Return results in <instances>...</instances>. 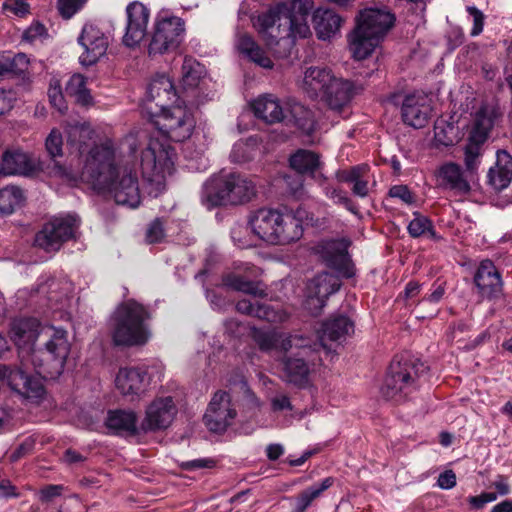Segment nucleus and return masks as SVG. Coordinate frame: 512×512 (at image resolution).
<instances>
[{
  "mask_svg": "<svg viewBox=\"0 0 512 512\" xmlns=\"http://www.w3.org/2000/svg\"><path fill=\"white\" fill-rule=\"evenodd\" d=\"M34 447V440L28 438L11 454L10 458L12 461H17L22 456L30 452Z\"/></svg>",
  "mask_w": 512,
  "mask_h": 512,
  "instance_id": "338daca9",
  "label": "nucleus"
},
{
  "mask_svg": "<svg viewBox=\"0 0 512 512\" xmlns=\"http://www.w3.org/2000/svg\"><path fill=\"white\" fill-rule=\"evenodd\" d=\"M45 146L51 157L62 156L63 139L59 130H51L46 138Z\"/></svg>",
  "mask_w": 512,
  "mask_h": 512,
  "instance_id": "6e6d98bb",
  "label": "nucleus"
},
{
  "mask_svg": "<svg viewBox=\"0 0 512 512\" xmlns=\"http://www.w3.org/2000/svg\"><path fill=\"white\" fill-rule=\"evenodd\" d=\"M324 224V220L316 218L302 206L290 211L261 208L249 218L253 233L272 245H286L298 241L303 235L304 225L321 228Z\"/></svg>",
  "mask_w": 512,
  "mask_h": 512,
  "instance_id": "7ed1b4c3",
  "label": "nucleus"
},
{
  "mask_svg": "<svg viewBox=\"0 0 512 512\" xmlns=\"http://www.w3.org/2000/svg\"><path fill=\"white\" fill-rule=\"evenodd\" d=\"M184 35L185 23L181 18L167 12L159 13L148 45V55L156 57L174 52L182 43Z\"/></svg>",
  "mask_w": 512,
  "mask_h": 512,
  "instance_id": "9d476101",
  "label": "nucleus"
},
{
  "mask_svg": "<svg viewBox=\"0 0 512 512\" xmlns=\"http://www.w3.org/2000/svg\"><path fill=\"white\" fill-rule=\"evenodd\" d=\"M354 95L353 84L341 78H335L327 90L320 97L322 101L334 112L341 113L348 107Z\"/></svg>",
  "mask_w": 512,
  "mask_h": 512,
  "instance_id": "cd10ccee",
  "label": "nucleus"
},
{
  "mask_svg": "<svg viewBox=\"0 0 512 512\" xmlns=\"http://www.w3.org/2000/svg\"><path fill=\"white\" fill-rule=\"evenodd\" d=\"M225 286L243 292L254 297L263 298L267 296L265 289L262 287L260 282L249 281L244 277L230 273L223 278Z\"/></svg>",
  "mask_w": 512,
  "mask_h": 512,
  "instance_id": "79ce46f5",
  "label": "nucleus"
},
{
  "mask_svg": "<svg viewBox=\"0 0 512 512\" xmlns=\"http://www.w3.org/2000/svg\"><path fill=\"white\" fill-rule=\"evenodd\" d=\"M176 414L177 408L171 396L156 398L147 406L140 428L143 432L164 430Z\"/></svg>",
  "mask_w": 512,
  "mask_h": 512,
  "instance_id": "f3484780",
  "label": "nucleus"
},
{
  "mask_svg": "<svg viewBox=\"0 0 512 512\" xmlns=\"http://www.w3.org/2000/svg\"><path fill=\"white\" fill-rule=\"evenodd\" d=\"M437 485L444 490L452 489L456 486V474L452 470L444 471L439 475Z\"/></svg>",
  "mask_w": 512,
  "mask_h": 512,
  "instance_id": "0e129e2a",
  "label": "nucleus"
},
{
  "mask_svg": "<svg viewBox=\"0 0 512 512\" xmlns=\"http://www.w3.org/2000/svg\"><path fill=\"white\" fill-rule=\"evenodd\" d=\"M285 379L298 386H304L308 383L309 368L303 358L290 357L284 361Z\"/></svg>",
  "mask_w": 512,
  "mask_h": 512,
  "instance_id": "a19ab883",
  "label": "nucleus"
},
{
  "mask_svg": "<svg viewBox=\"0 0 512 512\" xmlns=\"http://www.w3.org/2000/svg\"><path fill=\"white\" fill-rule=\"evenodd\" d=\"M316 249L326 266L336 270L346 278L354 276L353 265L348 254V246L345 241H322L318 244Z\"/></svg>",
  "mask_w": 512,
  "mask_h": 512,
  "instance_id": "6ab92c4d",
  "label": "nucleus"
},
{
  "mask_svg": "<svg viewBox=\"0 0 512 512\" xmlns=\"http://www.w3.org/2000/svg\"><path fill=\"white\" fill-rule=\"evenodd\" d=\"M235 48L242 57L261 68L272 69L274 66L266 51L246 32L237 31Z\"/></svg>",
  "mask_w": 512,
  "mask_h": 512,
  "instance_id": "bb28decb",
  "label": "nucleus"
},
{
  "mask_svg": "<svg viewBox=\"0 0 512 512\" xmlns=\"http://www.w3.org/2000/svg\"><path fill=\"white\" fill-rule=\"evenodd\" d=\"M34 170V164L26 153L6 151L2 156L1 171L5 175H28Z\"/></svg>",
  "mask_w": 512,
  "mask_h": 512,
  "instance_id": "4c0bfd02",
  "label": "nucleus"
},
{
  "mask_svg": "<svg viewBox=\"0 0 512 512\" xmlns=\"http://www.w3.org/2000/svg\"><path fill=\"white\" fill-rule=\"evenodd\" d=\"M165 237L164 225L161 219H155L148 227L146 239L149 243H159Z\"/></svg>",
  "mask_w": 512,
  "mask_h": 512,
  "instance_id": "13d9d810",
  "label": "nucleus"
},
{
  "mask_svg": "<svg viewBox=\"0 0 512 512\" xmlns=\"http://www.w3.org/2000/svg\"><path fill=\"white\" fill-rule=\"evenodd\" d=\"M41 327L43 326L35 318H21L12 322L11 339L19 348L22 366L30 362V354L35 349V341L39 340Z\"/></svg>",
  "mask_w": 512,
  "mask_h": 512,
  "instance_id": "a211bd4d",
  "label": "nucleus"
},
{
  "mask_svg": "<svg viewBox=\"0 0 512 512\" xmlns=\"http://www.w3.org/2000/svg\"><path fill=\"white\" fill-rule=\"evenodd\" d=\"M24 193L17 186H6L0 190V213L12 214L24 202Z\"/></svg>",
  "mask_w": 512,
  "mask_h": 512,
  "instance_id": "a18cd8bd",
  "label": "nucleus"
},
{
  "mask_svg": "<svg viewBox=\"0 0 512 512\" xmlns=\"http://www.w3.org/2000/svg\"><path fill=\"white\" fill-rule=\"evenodd\" d=\"M127 23L123 44L133 48L144 39L150 18L149 9L141 2L134 1L126 7Z\"/></svg>",
  "mask_w": 512,
  "mask_h": 512,
  "instance_id": "aec40b11",
  "label": "nucleus"
},
{
  "mask_svg": "<svg viewBox=\"0 0 512 512\" xmlns=\"http://www.w3.org/2000/svg\"><path fill=\"white\" fill-rule=\"evenodd\" d=\"M77 227V218L74 216L54 218L36 234L35 245L47 252L57 251L73 237Z\"/></svg>",
  "mask_w": 512,
  "mask_h": 512,
  "instance_id": "4468645a",
  "label": "nucleus"
},
{
  "mask_svg": "<svg viewBox=\"0 0 512 512\" xmlns=\"http://www.w3.org/2000/svg\"><path fill=\"white\" fill-rule=\"evenodd\" d=\"M81 178L99 192L108 193L118 205L131 209L141 203V191L137 173L115 164V149L111 140H106L88 152Z\"/></svg>",
  "mask_w": 512,
  "mask_h": 512,
  "instance_id": "f257e3e1",
  "label": "nucleus"
},
{
  "mask_svg": "<svg viewBox=\"0 0 512 512\" xmlns=\"http://www.w3.org/2000/svg\"><path fill=\"white\" fill-rule=\"evenodd\" d=\"M256 153V145L252 139L238 141L233 145L230 159L234 163H245L253 159Z\"/></svg>",
  "mask_w": 512,
  "mask_h": 512,
  "instance_id": "3c124183",
  "label": "nucleus"
},
{
  "mask_svg": "<svg viewBox=\"0 0 512 512\" xmlns=\"http://www.w3.org/2000/svg\"><path fill=\"white\" fill-rule=\"evenodd\" d=\"M333 484L334 478L327 477L300 492L296 497L293 512H305L312 502L319 498L322 493L329 489Z\"/></svg>",
  "mask_w": 512,
  "mask_h": 512,
  "instance_id": "58836bf2",
  "label": "nucleus"
},
{
  "mask_svg": "<svg viewBox=\"0 0 512 512\" xmlns=\"http://www.w3.org/2000/svg\"><path fill=\"white\" fill-rule=\"evenodd\" d=\"M23 367L12 369L0 364V389L7 385L12 391L26 399H41L45 394L41 377L32 375Z\"/></svg>",
  "mask_w": 512,
  "mask_h": 512,
  "instance_id": "ddd939ff",
  "label": "nucleus"
},
{
  "mask_svg": "<svg viewBox=\"0 0 512 512\" xmlns=\"http://www.w3.org/2000/svg\"><path fill=\"white\" fill-rule=\"evenodd\" d=\"M256 195V184L239 173L222 174L203 185L201 202L209 209L221 205H239L249 202Z\"/></svg>",
  "mask_w": 512,
  "mask_h": 512,
  "instance_id": "0eeeda50",
  "label": "nucleus"
},
{
  "mask_svg": "<svg viewBox=\"0 0 512 512\" xmlns=\"http://www.w3.org/2000/svg\"><path fill=\"white\" fill-rule=\"evenodd\" d=\"M175 150L159 140H150L148 147L141 154L143 177L157 185H163L167 175L174 171Z\"/></svg>",
  "mask_w": 512,
  "mask_h": 512,
  "instance_id": "9b49d317",
  "label": "nucleus"
},
{
  "mask_svg": "<svg viewBox=\"0 0 512 512\" xmlns=\"http://www.w3.org/2000/svg\"><path fill=\"white\" fill-rule=\"evenodd\" d=\"M179 100L180 96L177 95L170 78L164 74H157L148 85L145 109L150 114L149 107H153V111H159Z\"/></svg>",
  "mask_w": 512,
  "mask_h": 512,
  "instance_id": "4be33fe9",
  "label": "nucleus"
},
{
  "mask_svg": "<svg viewBox=\"0 0 512 512\" xmlns=\"http://www.w3.org/2000/svg\"><path fill=\"white\" fill-rule=\"evenodd\" d=\"M149 384L150 377L145 366L120 368L115 378L117 389L131 400L144 395Z\"/></svg>",
  "mask_w": 512,
  "mask_h": 512,
  "instance_id": "412c9836",
  "label": "nucleus"
},
{
  "mask_svg": "<svg viewBox=\"0 0 512 512\" xmlns=\"http://www.w3.org/2000/svg\"><path fill=\"white\" fill-rule=\"evenodd\" d=\"M251 337L258 348L263 352H270L278 347L282 337L275 329L252 328Z\"/></svg>",
  "mask_w": 512,
  "mask_h": 512,
  "instance_id": "49530a36",
  "label": "nucleus"
},
{
  "mask_svg": "<svg viewBox=\"0 0 512 512\" xmlns=\"http://www.w3.org/2000/svg\"><path fill=\"white\" fill-rule=\"evenodd\" d=\"M66 93L73 97L82 106H89L93 103L90 90L87 88V79L81 74H74L70 77L65 87Z\"/></svg>",
  "mask_w": 512,
  "mask_h": 512,
  "instance_id": "37998d69",
  "label": "nucleus"
},
{
  "mask_svg": "<svg viewBox=\"0 0 512 512\" xmlns=\"http://www.w3.org/2000/svg\"><path fill=\"white\" fill-rule=\"evenodd\" d=\"M46 32V28L41 23H33L30 27H28L24 32V38L29 41H35L36 39L42 37Z\"/></svg>",
  "mask_w": 512,
  "mask_h": 512,
  "instance_id": "69168bd1",
  "label": "nucleus"
},
{
  "mask_svg": "<svg viewBox=\"0 0 512 512\" xmlns=\"http://www.w3.org/2000/svg\"><path fill=\"white\" fill-rule=\"evenodd\" d=\"M340 286L341 282L334 274L328 272L317 274L307 283L305 308L312 315L320 314L328 297L338 291Z\"/></svg>",
  "mask_w": 512,
  "mask_h": 512,
  "instance_id": "2eb2a0df",
  "label": "nucleus"
},
{
  "mask_svg": "<svg viewBox=\"0 0 512 512\" xmlns=\"http://www.w3.org/2000/svg\"><path fill=\"white\" fill-rule=\"evenodd\" d=\"M39 341L41 346L30 354V363L36 369V376L58 378L70 353L67 330L54 325H43L39 332Z\"/></svg>",
  "mask_w": 512,
  "mask_h": 512,
  "instance_id": "39448f33",
  "label": "nucleus"
},
{
  "mask_svg": "<svg viewBox=\"0 0 512 512\" xmlns=\"http://www.w3.org/2000/svg\"><path fill=\"white\" fill-rule=\"evenodd\" d=\"M336 77L325 67H309L304 72L302 90L312 99L321 97Z\"/></svg>",
  "mask_w": 512,
  "mask_h": 512,
  "instance_id": "c85d7f7f",
  "label": "nucleus"
},
{
  "mask_svg": "<svg viewBox=\"0 0 512 512\" xmlns=\"http://www.w3.org/2000/svg\"><path fill=\"white\" fill-rule=\"evenodd\" d=\"M150 110L151 121L157 129L169 139L175 142H182L188 139L195 127V120L192 112L181 105H169L159 111Z\"/></svg>",
  "mask_w": 512,
  "mask_h": 512,
  "instance_id": "1a4fd4ad",
  "label": "nucleus"
},
{
  "mask_svg": "<svg viewBox=\"0 0 512 512\" xmlns=\"http://www.w3.org/2000/svg\"><path fill=\"white\" fill-rule=\"evenodd\" d=\"M389 196L397 198L405 204H412L415 201L413 193L406 185H395L389 190Z\"/></svg>",
  "mask_w": 512,
  "mask_h": 512,
  "instance_id": "052dcab7",
  "label": "nucleus"
},
{
  "mask_svg": "<svg viewBox=\"0 0 512 512\" xmlns=\"http://www.w3.org/2000/svg\"><path fill=\"white\" fill-rule=\"evenodd\" d=\"M137 415L133 411L115 410L108 413L106 426L115 432H137Z\"/></svg>",
  "mask_w": 512,
  "mask_h": 512,
  "instance_id": "ea45409f",
  "label": "nucleus"
},
{
  "mask_svg": "<svg viewBox=\"0 0 512 512\" xmlns=\"http://www.w3.org/2000/svg\"><path fill=\"white\" fill-rule=\"evenodd\" d=\"M148 309L130 299L122 302L110 317L109 331L112 342L118 347L143 346L151 338Z\"/></svg>",
  "mask_w": 512,
  "mask_h": 512,
  "instance_id": "20e7f679",
  "label": "nucleus"
},
{
  "mask_svg": "<svg viewBox=\"0 0 512 512\" xmlns=\"http://www.w3.org/2000/svg\"><path fill=\"white\" fill-rule=\"evenodd\" d=\"M3 9L18 17H23L29 13V4L24 0H6L3 3Z\"/></svg>",
  "mask_w": 512,
  "mask_h": 512,
  "instance_id": "bf43d9fd",
  "label": "nucleus"
},
{
  "mask_svg": "<svg viewBox=\"0 0 512 512\" xmlns=\"http://www.w3.org/2000/svg\"><path fill=\"white\" fill-rule=\"evenodd\" d=\"M202 67L191 57H185L182 64V87L184 90L196 88L201 79Z\"/></svg>",
  "mask_w": 512,
  "mask_h": 512,
  "instance_id": "de8ad7c7",
  "label": "nucleus"
},
{
  "mask_svg": "<svg viewBox=\"0 0 512 512\" xmlns=\"http://www.w3.org/2000/svg\"><path fill=\"white\" fill-rule=\"evenodd\" d=\"M474 283L482 298L499 299L503 294V281L494 263L485 259L481 261L474 275Z\"/></svg>",
  "mask_w": 512,
  "mask_h": 512,
  "instance_id": "5701e85b",
  "label": "nucleus"
},
{
  "mask_svg": "<svg viewBox=\"0 0 512 512\" xmlns=\"http://www.w3.org/2000/svg\"><path fill=\"white\" fill-rule=\"evenodd\" d=\"M367 165H356L348 170H340L336 173L339 182L351 184L352 193L360 198H365L369 194Z\"/></svg>",
  "mask_w": 512,
  "mask_h": 512,
  "instance_id": "f704fd0d",
  "label": "nucleus"
},
{
  "mask_svg": "<svg viewBox=\"0 0 512 512\" xmlns=\"http://www.w3.org/2000/svg\"><path fill=\"white\" fill-rule=\"evenodd\" d=\"M312 22L317 37L321 40H330L339 32L343 20L332 9L320 7L313 12Z\"/></svg>",
  "mask_w": 512,
  "mask_h": 512,
  "instance_id": "7c9ffc66",
  "label": "nucleus"
},
{
  "mask_svg": "<svg viewBox=\"0 0 512 512\" xmlns=\"http://www.w3.org/2000/svg\"><path fill=\"white\" fill-rule=\"evenodd\" d=\"M63 491L64 486L62 485H46L39 491V500L42 502H50L53 499L60 497Z\"/></svg>",
  "mask_w": 512,
  "mask_h": 512,
  "instance_id": "680f3d73",
  "label": "nucleus"
},
{
  "mask_svg": "<svg viewBox=\"0 0 512 512\" xmlns=\"http://www.w3.org/2000/svg\"><path fill=\"white\" fill-rule=\"evenodd\" d=\"M283 120L287 125L296 126L304 134L310 135L315 129V119L312 111L298 102L289 103Z\"/></svg>",
  "mask_w": 512,
  "mask_h": 512,
  "instance_id": "e433bc0d",
  "label": "nucleus"
},
{
  "mask_svg": "<svg viewBox=\"0 0 512 512\" xmlns=\"http://www.w3.org/2000/svg\"><path fill=\"white\" fill-rule=\"evenodd\" d=\"M408 232L413 238L428 236L431 239H437V234L431 220L419 213H414V218L408 225Z\"/></svg>",
  "mask_w": 512,
  "mask_h": 512,
  "instance_id": "09e8293b",
  "label": "nucleus"
},
{
  "mask_svg": "<svg viewBox=\"0 0 512 512\" xmlns=\"http://www.w3.org/2000/svg\"><path fill=\"white\" fill-rule=\"evenodd\" d=\"M0 60L5 61L3 74L8 72L23 71L28 65V58L23 53L12 55L10 53H0Z\"/></svg>",
  "mask_w": 512,
  "mask_h": 512,
  "instance_id": "864d4df0",
  "label": "nucleus"
},
{
  "mask_svg": "<svg viewBox=\"0 0 512 512\" xmlns=\"http://www.w3.org/2000/svg\"><path fill=\"white\" fill-rule=\"evenodd\" d=\"M467 12L473 17L472 36H477L483 31L484 14L475 6H468Z\"/></svg>",
  "mask_w": 512,
  "mask_h": 512,
  "instance_id": "e2e57ef3",
  "label": "nucleus"
},
{
  "mask_svg": "<svg viewBox=\"0 0 512 512\" xmlns=\"http://www.w3.org/2000/svg\"><path fill=\"white\" fill-rule=\"evenodd\" d=\"M434 139L439 145L452 146L457 141V128L445 121H438L434 126Z\"/></svg>",
  "mask_w": 512,
  "mask_h": 512,
  "instance_id": "8fccbe9b",
  "label": "nucleus"
},
{
  "mask_svg": "<svg viewBox=\"0 0 512 512\" xmlns=\"http://www.w3.org/2000/svg\"><path fill=\"white\" fill-rule=\"evenodd\" d=\"M78 43L84 48V52L79 57L80 63L84 66L95 64L105 55L108 47L107 37L94 25L83 27Z\"/></svg>",
  "mask_w": 512,
  "mask_h": 512,
  "instance_id": "b1692460",
  "label": "nucleus"
},
{
  "mask_svg": "<svg viewBox=\"0 0 512 512\" xmlns=\"http://www.w3.org/2000/svg\"><path fill=\"white\" fill-rule=\"evenodd\" d=\"M48 97L51 105L55 107L59 112L64 113L67 109L65 100L61 91V86L58 81L51 83L48 90Z\"/></svg>",
  "mask_w": 512,
  "mask_h": 512,
  "instance_id": "4d7b16f0",
  "label": "nucleus"
},
{
  "mask_svg": "<svg viewBox=\"0 0 512 512\" xmlns=\"http://www.w3.org/2000/svg\"><path fill=\"white\" fill-rule=\"evenodd\" d=\"M417 388V369L409 360L395 358L387 371L381 386V393L386 399L400 401Z\"/></svg>",
  "mask_w": 512,
  "mask_h": 512,
  "instance_id": "f8f14e48",
  "label": "nucleus"
},
{
  "mask_svg": "<svg viewBox=\"0 0 512 512\" xmlns=\"http://www.w3.org/2000/svg\"><path fill=\"white\" fill-rule=\"evenodd\" d=\"M65 133L67 144L79 152L82 163L84 164L88 152L95 146L93 145L89 148L87 143V141L92 139V129L86 123L74 121L72 123H67L65 126Z\"/></svg>",
  "mask_w": 512,
  "mask_h": 512,
  "instance_id": "72a5a7b5",
  "label": "nucleus"
},
{
  "mask_svg": "<svg viewBox=\"0 0 512 512\" xmlns=\"http://www.w3.org/2000/svg\"><path fill=\"white\" fill-rule=\"evenodd\" d=\"M438 185L443 189H449L455 194L465 195L471 190L461 166L454 162L442 164L435 172Z\"/></svg>",
  "mask_w": 512,
  "mask_h": 512,
  "instance_id": "a878e982",
  "label": "nucleus"
},
{
  "mask_svg": "<svg viewBox=\"0 0 512 512\" xmlns=\"http://www.w3.org/2000/svg\"><path fill=\"white\" fill-rule=\"evenodd\" d=\"M487 178L493 189H506L512 181V155L506 150H498L495 165L489 169Z\"/></svg>",
  "mask_w": 512,
  "mask_h": 512,
  "instance_id": "c756f323",
  "label": "nucleus"
},
{
  "mask_svg": "<svg viewBox=\"0 0 512 512\" xmlns=\"http://www.w3.org/2000/svg\"><path fill=\"white\" fill-rule=\"evenodd\" d=\"M323 192L325 196L331 200L335 204L343 205L348 211L353 214H357V206L352 202V200L347 196L346 192L339 188L332 187L330 185H326L323 188Z\"/></svg>",
  "mask_w": 512,
  "mask_h": 512,
  "instance_id": "603ef678",
  "label": "nucleus"
},
{
  "mask_svg": "<svg viewBox=\"0 0 512 512\" xmlns=\"http://www.w3.org/2000/svg\"><path fill=\"white\" fill-rule=\"evenodd\" d=\"M394 21V15L386 9L366 8L360 11L356 27L349 36L353 57L363 60L371 55Z\"/></svg>",
  "mask_w": 512,
  "mask_h": 512,
  "instance_id": "423d86ee",
  "label": "nucleus"
},
{
  "mask_svg": "<svg viewBox=\"0 0 512 512\" xmlns=\"http://www.w3.org/2000/svg\"><path fill=\"white\" fill-rule=\"evenodd\" d=\"M237 411L232 404L231 396L225 391H217L204 414L203 420L211 432L223 433L232 425Z\"/></svg>",
  "mask_w": 512,
  "mask_h": 512,
  "instance_id": "dca6fc26",
  "label": "nucleus"
},
{
  "mask_svg": "<svg viewBox=\"0 0 512 512\" xmlns=\"http://www.w3.org/2000/svg\"><path fill=\"white\" fill-rule=\"evenodd\" d=\"M492 486L496 489L499 496H506L510 493V485L507 477L503 475H497Z\"/></svg>",
  "mask_w": 512,
  "mask_h": 512,
  "instance_id": "774afa93",
  "label": "nucleus"
},
{
  "mask_svg": "<svg viewBox=\"0 0 512 512\" xmlns=\"http://www.w3.org/2000/svg\"><path fill=\"white\" fill-rule=\"evenodd\" d=\"M313 4V0L281 2L253 17V26L268 47L281 44L289 50L297 38H307L311 34L307 16Z\"/></svg>",
  "mask_w": 512,
  "mask_h": 512,
  "instance_id": "f03ea898",
  "label": "nucleus"
},
{
  "mask_svg": "<svg viewBox=\"0 0 512 512\" xmlns=\"http://www.w3.org/2000/svg\"><path fill=\"white\" fill-rule=\"evenodd\" d=\"M502 117L503 111L496 102L485 103L476 112L464 148L466 173L473 175L477 172L484 152L483 146L491 130L501 121Z\"/></svg>",
  "mask_w": 512,
  "mask_h": 512,
  "instance_id": "6e6552de",
  "label": "nucleus"
},
{
  "mask_svg": "<svg viewBox=\"0 0 512 512\" xmlns=\"http://www.w3.org/2000/svg\"><path fill=\"white\" fill-rule=\"evenodd\" d=\"M252 109L256 117L266 123L282 122L286 116V107L273 95L267 94L258 97L252 102Z\"/></svg>",
  "mask_w": 512,
  "mask_h": 512,
  "instance_id": "2f4dec72",
  "label": "nucleus"
},
{
  "mask_svg": "<svg viewBox=\"0 0 512 512\" xmlns=\"http://www.w3.org/2000/svg\"><path fill=\"white\" fill-rule=\"evenodd\" d=\"M236 310L239 313L272 323L283 322L287 319V314L283 310L275 309L273 306L268 304L252 302L248 299L239 300L236 304Z\"/></svg>",
  "mask_w": 512,
  "mask_h": 512,
  "instance_id": "473e14b6",
  "label": "nucleus"
},
{
  "mask_svg": "<svg viewBox=\"0 0 512 512\" xmlns=\"http://www.w3.org/2000/svg\"><path fill=\"white\" fill-rule=\"evenodd\" d=\"M431 106L426 96L420 94L407 95L403 101L401 112L405 124L414 127H424L431 114Z\"/></svg>",
  "mask_w": 512,
  "mask_h": 512,
  "instance_id": "393cba45",
  "label": "nucleus"
},
{
  "mask_svg": "<svg viewBox=\"0 0 512 512\" xmlns=\"http://www.w3.org/2000/svg\"><path fill=\"white\" fill-rule=\"evenodd\" d=\"M87 0H58L57 8L60 15L65 19H70L79 12Z\"/></svg>",
  "mask_w": 512,
  "mask_h": 512,
  "instance_id": "5fc2aeb1",
  "label": "nucleus"
},
{
  "mask_svg": "<svg viewBox=\"0 0 512 512\" xmlns=\"http://www.w3.org/2000/svg\"><path fill=\"white\" fill-rule=\"evenodd\" d=\"M354 332V323L345 315L331 316L322 324L320 339L322 342L342 341Z\"/></svg>",
  "mask_w": 512,
  "mask_h": 512,
  "instance_id": "c9c22d12",
  "label": "nucleus"
},
{
  "mask_svg": "<svg viewBox=\"0 0 512 512\" xmlns=\"http://www.w3.org/2000/svg\"><path fill=\"white\" fill-rule=\"evenodd\" d=\"M289 161L290 166L299 174L313 173L320 165L318 155L305 149L295 152Z\"/></svg>",
  "mask_w": 512,
  "mask_h": 512,
  "instance_id": "c03bdc74",
  "label": "nucleus"
}]
</instances>
